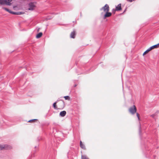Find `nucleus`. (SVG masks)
<instances>
[{"label":"nucleus","instance_id":"obj_1","mask_svg":"<svg viewBox=\"0 0 159 159\" xmlns=\"http://www.w3.org/2000/svg\"><path fill=\"white\" fill-rule=\"evenodd\" d=\"M12 0H0V4L6 5L10 6L11 5V2Z\"/></svg>","mask_w":159,"mask_h":159},{"label":"nucleus","instance_id":"obj_2","mask_svg":"<svg viewBox=\"0 0 159 159\" xmlns=\"http://www.w3.org/2000/svg\"><path fill=\"white\" fill-rule=\"evenodd\" d=\"M137 109L135 105L130 107L129 109V112L132 114H134L136 112Z\"/></svg>","mask_w":159,"mask_h":159},{"label":"nucleus","instance_id":"obj_3","mask_svg":"<svg viewBox=\"0 0 159 159\" xmlns=\"http://www.w3.org/2000/svg\"><path fill=\"white\" fill-rule=\"evenodd\" d=\"M101 11L103 10L104 12L109 11V7L108 5L106 4L104 7L100 8Z\"/></svg>","mask_w":159,"mask_h":159},{"label":"nucleus","instance_id":"obj_4","mask_svg":"<svg viewBox=\"0 0 159 159\" xmlns=\"http://www.w3.org/2000/svg\"><path fill=\"white\" fill-rule=\"evenodd\" d=\"M29 8L28 10H33L34 9L35 5L34 2H31L29 4Z\"/></svg>","mask_w":159,"mask_h":159},{"label":"nucleus","instance_id":"obj_5","mask_svg":"<svg viewBox=\"0 0 159 159\" xmlns=\"http://www.w3.org/2000/svg\"><path fill=\"white\" fill-rule=\"evenodd\" d=\"M106 14L104 15L103 17V19H105L107 17H109L111 15V13L108 11L106 12Z\"/></svg>","mask_w":159,"mask_h":159},{"label":"nucleus","instance_id":"obj_6","mask_svg":"<svg viewBox=\"0 0 159 159\" xmlns=\"http://www.w3.org/2000/svg\"><path fill=\"white\" fill-rule=\"evenodd\" d=\"M66 114V112L65 111H61L60 113V115L61 117H64V116Z\"/></svg>","mask_w":159,"mask_h":159},{"label":"nucleus","instance_id":"obj_7","mask_svg":"<svg viewBox=\"0 0 159 159\" xmlns=\"http://www.w3.org/2000/svg\"><path fill=\"white\" fill-rule=\"evenodd\" d=\"M121 4H119L116 7V10L117 11H119L121 10Z\"/></svg>","mask_w":159,"mask_h":159},{"label":"nucleus","instance_id":"obj_8","mask_svg":"<svg viewBox=\"0 0 159 159\" xmlns=\"http://www.w3.org/2000/svg\"><path fill=\"white\" fill-rule=\"evenodd\" d=\"M75 33L74 31H73L71 33L70 35V38L74 39L75 37Z\"/></svg>","mask_w":159,"mask_h":159},{"label":"nucleus","instance_id":"obj_9","mask_svg":"<svg viewBox=\"0 0 159 159\" xmlns=\"http://www.w3.org/2000/svg\"><path fill=\"white\" fill-rule=\"evenodd\" d=\"M59 103V104L60 105V107L61 108H63L65 106V103L63 101H62Z\"/></svg>","mask_w":159,"mask_h":159},{"label":"nucleus","instance_id":"obj_10","mask_svg":"<svg viewBox=\"0 0 159 159\" xmlns=\"http://www.w3.org/2000/svg\"><path fill=\"white\" fill-rule=\"evenodd\" d=\"M80 147L84 149H85V145L82 143L81 141H80Z\"/></svg>","mask_w":159,"mask_h":159},{"label":"nucleus","instance_id":"obj_11","mask_svg":"<svg viewBox=\"0 0 159 159\" xmlns=\"http://www.w3.org/2000/svg\"><path fill=\"white\" fill-rule=\"evenodd\" d=\"M42 34H43L42 32H40V33H39L36 36V38H40V37H41L42 36Z\"/></svg>","mask_w":159,"mask_h":159},{"label":"nucleus","instance_id":"obj_12","mask_svg":"<svg viewBox=\"0 0 159 159\" xmlns=\"http://www.w3.org/2000/svg\"><path fill=\"white\" fill-rule=\"evenodd\" d=\"M151 49H150V48H149L143 54V55H145L146 54L148 53L150 51Z\"/></svg>","mask_w":159,"mask_h":159},{"label":"nucleus","instance_id":"obj_13","mask_svg":"<svg viewBox=\"0 0 159 159\" xmlns=\"http://www.w3.org/2000/svg\"><path fill=\"white\" fill-rule=\"evenodd\" d=\"M157 45L156 44L151 47H150V49H151V50H152L154 48H158V47L157 46Z\"/></svg>","mask_w":159,"mask_h":159},{"label":"nucleus","instance_id":"obj_14","mask_svg":"<svg viewBox=\"0 0 159 159\" xmlns=\"http://www.w3.org/2000/svg\"><path fill=\"white\" fill-rule=\"evenodd\" d=\"M2 8L5 10L6 11H7L8 12H9L10 13V12H11V11L10 10H9V9L7 8H6V7H3Z\"/></svg>","mask_w":159,"mask_h":159},{"label":"nucleus","instance_id":"obj_15","mask_svg":"<svg viewBox=\"0 0 159 159\" xmlns=\"http://www.w3.org/2000/svg\"><path fill=\"white\" fill-rule=\"evenodd\" d=\"M81 159H89L86 156L82 155Z\"/></svg>","mask_w":159,"mask_h":159},{"label":"nucleus","instance_id":"obj_16","mask_svg":"<svg viewBox=\"0 0 159 159\" xmlns=\"http://www.w3.org/2000/svg\"><path fill=\"white\" fill-rule=\"evenodd\" d=\"M5 147V146H3V145H0V150H2Z\"/></svg>","mask_w":159,"mask_h":159},{"label":"nucleus","instance_id":"obj_17","mask_svg":"<svg viewBox=\"0 0 159 159\" xmlns=\"http://www.w3.org/2000/svg\"><path fill=\"white\" fill-rule=\"evenodd\" d=\"M56 103H57V102H56L54 103L53 104V107L55 109H57V107H56Z\"/></svg>","mask_w":159,"mask_h":159},{"label":"nucleus","instance_id":"obj_18","mask_svg":"<svg viewBox=\"0 0 159 159\" xmlns=\"http://www.w3.org/2000/svg\"><path fill=\"white\" fill-rule=\"evenodd\" d=\"M24 12H23L18 11L17 12V15H21L24 14Z\"/></svg>","mask_w":159,"mask_h":159},{"label":"nucleus","instance_id":"obj_19","mask_svg":"<svg viewBox=\"0 0 159 159\" xmlns=\"http://www.w3.org/2000/svg\"><path fill=\"white\" fill-rule=\"evenodd\" d=\"M64 98H65L66 100H69L70 99V97L68 96H65L64 97Z\"/></svg>","mask_w":159,"mask_h":159},{"label":"nucleus","instance_id":"obj_20","mask_svg":"<svg viewBox=\"0 0 159 159\" xmlns=\"http://www.w3.org/2000/svg\"><path fill=\"white\" fill-rule=\"evenodd\" d=\"M37 120V119H33V120H29L28 121V122H32V121H35L36 120Z\"/></svg>","mask_w":159,"mask_h":159},{"label":"nucleus","instance_id":"obj_21","mask_svg":"<svg viewBox=\"0 0 159 159\" xmlns=\"http://www.w3.org/2000/svg\"><path fill=\"white\" fill-rule=\"evenodd\" d=\"M10 13L11 14H13L14 15H17V12H13L11 11V12H10Z\"/></svg>","mask_w":159,"mask_h":159},{"label":"nucleus","instance_id":"obj_22","mask_svg":"<svg viewBox=\"0 0 159 159\" xmlns=\"http://www.w3.org/2000/svg\"><path fill=\"white\" fill-rule=\"evenodd\" d=\"M136 115H137V117L138 118L139 120V114L138 113H136Z\"/></svg>","mask_w":159,"mask_h":159},{"label":"nucleus","instance_id":"obj_23","mask_svg":"<svg viewBox=\"0 0 159 159\" xmlns=\"http://www.w3.org/2000/svg\"><path fill=\"white\" fill-rule=\"evenodd\" d=\"M140 128H141V127H140V126L139 128V134H141Z\"/></svg>","mask_w":159,"mask_h":159},{"label":"nucleus","instance_id":"obj_24","mask_svg":"<svg viewBox=\"0 0 159 159\" xmlns=\"http://www.w3.org/2000/svg\"><path fill=\"white\" fill-rule=\"evenodd\" d=\"M129 2H132V0H127Z\"/></svg>","mask_w":159,"mask_h":159},{"label":"nucleus","instance_id":"obj_25","mask_svg":"<svg viewBox=\"0 0 159 159\" xmlns=\"http://www.w3.org/2000/svg\"><path fill=\"white\" fill-rule=\"evenodd\" d=\"M155 114H153L151 116H152V117L154 118L155 116Z\"/></svg>","mask_w":159,"mask_h":159},{"label":"nucleus","instance_id":"obj_26","mask_svg":"<svg viewBox=\"0 0 159 159\" xmlns=\"http://www.w3.org/2000/svg\"><path fill=\"white\" fill-rule=\"evenodd\" d=\"M112 11H113H113H115L116 10V9L115 10V9H113Z\"/></svg>","mask_w":159,"mask_h":159},{"label":"nucleus","instance_id":"obj_27","mask_svg":"<svg viewBox=\"0 0 159 159\" xmlns=\"http://www.w3.org/2000/svg\"><path fill=\"white\" fill-rule=\"evenodd\" d=\"M157 46L158 47L159 46V43L158 44H157Z\"/></svg>","mask_w":159,"mask_h":159},{"label":"nucleus","instance_id":"obj_28","mask_svg":"<svg viewBox=\"0 0 159 159\" xmlns=\"http://www.w3.org/2000/svg\"><path fill=\"white\" fill-rule=\"evenodd\" d=\"M39 29L38 30V31H39Z\"/></svg>","mask_w":159,"mask_h":159}]
</instances>
